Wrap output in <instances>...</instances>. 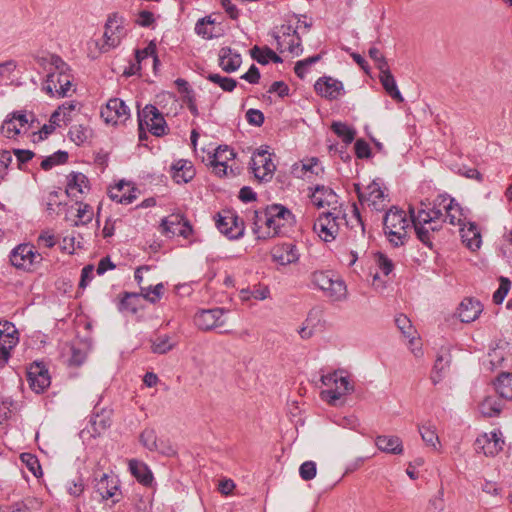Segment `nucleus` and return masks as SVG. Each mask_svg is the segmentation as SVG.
I'll return each instance as SVG.
<instances>
[{
	"label": "nucleus",
	"mask_w": 512,
	"mask_h": 512,
	"mask_svg": "<svg viewBox=\"0 0 512 512\" xmlns=\"http://www.w3.org/2000/svg\"><path fill=\"white\" fill-rule=\"evenodd\" d=\"M42 261V255L30 243L19 244L10 252L11 264L26 272L36 270Z\"/></svg>",
	"instance_id": "nucleus-6"
},
{
	"label": "nucleus",
	"mask_w": 512,
	"mask_h": 512,
	"mask_svg": "<svg viewBox=\"0 0 512 512\" xmlns=\"http://www.w3.org/2000/svg\"><path fill=\"white\" fill-rule=\"evenodd\" d=\"M149 56L153 57L154 64H156L158 62V58L156 56V46L152 42L144 49L136 50L135 58L137 61V67H136L137 70L140 69V64L142 63V61L147 59Z\"/></svg>",
	"instance_id": "nucleus-52"
},
{
	"label": "nucleus",
	"mask_w": 512,
	"mask_h": 512,
	"mask_svg": "<svg viewBox=\"0 0 512 512\" xmlns=\"http://www.w3.org/2000/svg\"><path fill=\"white\" fill-rule=\"evenodd\" d=\"M90 131L83 125H74L69 130L70 139L77 145L84 143L89 137Z\"/></svg>",
	"instance_id": "nucleus-48"
},
{
	"label": "nucleus",
	"mask_w": 512,
	"mask_h": 512,
	"mask_svg": "<svg viewBox=\"0 0 512 512\" xmlns=\"http://www.w3.org/2000/svg\"><path fill=\"white\" fill-rule=\"evenodd\" d=\"M338 212H324L319 215L313 225L314 232L325 242L333 241L339 232Z\"/></svg>",
	"instance_id": "nucleus-10"
},
{
	"label": "nucleus",
	"mask_w": 512,
	"mask_h": 512,
	"mask_svg": "<svg viewBox=\"0 0 512 512\" xmlns=\"http://www.w3.org/2000/svg\"><path fill=\"white\" fill-rule=\"evenodd\" d=\"M27 379L32 390L36 393L43 392L50 386V376L47 368L38 362L33 363L27 371Z\"/></svg>",
	"instance_id": "nucleus-18"
},
{
	"label": "nucleus",
	"mask_w": 512,
	"mask_h": 512,
	"mask_svg": "<svg viewBox=\"0 0 512 512\" xmlns=\"http://www.w3.org/2000/svg\"><path fill=\"white\" fill-rule=\"evenodd\" d=\"M254 176L261 181H269L276 169L270 154L266 150L258 151L250 162Z\"/></svg>",
	"instance_id": "nucleus-16"
},
{
	"label": "nucleus",
	"mask_w": 512,
	"mask_h": 512,
	"mask_svg": "<svg viewBox=\"0 0 512 512\" xmlns=\"http://www.w3.org/2000/svg\"><path fill=\"white\" fill-rule=\"evenodd\" d=\"M375 260L377 266L385 276L389 275L392 272L394 265L386 255L378 253L375 256Z\"/></svg>",
	"instance_id": "nucleus-55"
},
{
	"label": "nucleus",
	"mask_w": 512,
	"mask_h": 512,
	"mask_svg": "<svg viewBox=\"0 0 512 512\" xmlns=\"http://www.w3.org/2000/svg\"><path fill=\"white\" fill-rule=\"evenodd\" d=\"M141 298L142 297L140 293L125 292L118 304L119 311L130 314L137 313L139 308L141 307Z\"/></svg>",
	"instance_id": "nucleus-36"
},
{
	"label": "nucleus",
	"mask_w": 512,
	"mask_h": 512,
	"mask_svg": "<svg viewBox=\"0 0 512 512\" xmlns=\"http://www.w3.org/2000/svg\"><path fill=\"white\" fill-rule=\"evenodd\" d=\"M169 335H160L152 341L151 351L155 354H166L176 346Z\"/></svg>",
	"instance_id": "nucleus-39"
},
{
	"label": "nucleus",
	"mask_w": 512,
	"mask_h": 512,
	"mask_svg": "<svg viewBox=\"0 0 512 512\" xmlns=\"http://www.w3.org/2000/svg\"><path fill=\"white\" fill-rule=\"evenodd\" d=\"M242 63L241 55L230 47H223L219 52V65L227 73L236 71Z\"/></svg>",
	"instance_id": "nucleus-26"
},
{
	"label": "nucleus",
	"mask_w": 512,
	"mask_h": 512,
	"mask_svg": "<svg viewBox=\"0 0 512 512\" xmlns=\"http://www.w3.org/2000/svg\"><path fill=\"white\" fill-rule=\"evenodd\" d=\"M338 195L329 187L316 186L311 194V201L317 208L328 207L330 212H338Z\"/></svg>",
	"instance_id": "nucleus-19"
},
{
	"label": "nucleus",
	"mask_w": 512,
	"mask_h": 512,
	"mask_svg": "<svg viewBox=\"0 0 512 512\" xmlns=\"http://www.w3.org/2000/svg\"><path fill=\"white\" fill-rule=\"evenodd\" d=\"M235 157V153L233 150L229 149L227 146L221 147L219 146L213 156L212 164L217 168L221 167L219 169L218 173H226V162L228 160H231Z\"/></svg>",
	"instance_id": "nucleus-38"
},
{
	"label": "nucleus",
	"mask_w": 512,
	"mask_h": 512,
	"mask_svg": "<svg viewBox=\"0 0 512 512\" xmlns=\"http://www.w3.org/2000/svg\"><path fill=\"white\" fill-rule=\"evenodd\" d=\"M353 391L354 386L351 384L349 378L343 375L338 380V383L333 386V388L323 390L320 393V396L321 399L326 401L328 404L337 406V401L340 400L341 397L350 394Z\"/></svg>",
	"instance_id": "nucleus-20"
},
{
	"label": "nucleus",
	"mask_w": 512,
	"mask_h": 512,
	"mask_svg": "<svg viewBox=\"0 0 512 512\" xmlns=\"http://www.w3.org/2000/svg\"><path fill=\"white\" fill-rule=\"evenodd\" d=\"M101 117L106 123L117 125L129 119L130 110L123 100L112 98L101 109Z\"/></svg>",
	"instance_id": "nucleus-13"
},
{
	"label": "nucleus",
	"mask_w": 512,
	"mask_h": 512,
	"mask_svg": "<svg viewBox=\"0 0 512 512\" xmlns=\"http://www.w3.org/2000/svg\"><path fill=\"white\" fill-rule=\"evenodd\" d=\"M320 59H321V55L317 54V55H313V56H310L308 58H305L303 60L296 62L295 67H294L295 74L299 78L303 79L306 76L309 67L312 64L317 63Z\"/></svg>",
	"instance_id": "nucleus-45"
},
{
	"label": "nucleus",
	"mask_w": 512,
	"mask_h": 512,
	"mask_svg": "<svg viewBox=\"0 0 512 512\" xmlns=\"http://www.w3.org/2000/svg\"><path fill=\"white\" fill-rule=\"evenodd\" d=\"M131 474L143 485H150L153 481V474L146 464L136 459L129 461Z\"/></svg>",
	"instance_id": "nucleus-32"
},
{
	"label": "nucleus",
	"mask_w": 512,
	"mask_h": 512,
	"mask_svg": "<svg viewBox=\"0 0 512 512\" xmlns=\"http://www.w3.org/2000/svg\"><path fill=\"white\" fill-rule=\"evenodd\" d=\"M126 35L124 27V19L118 14L110 15L105 24V31L103 34V43L99 45L102 53H106L111 49L120 45L122 39Z\"/></svg>",
	"instance_id": "nucleus-8"
},
{
	"label": "nucleus",
	"mask_w": 512,
	"mask_h": 512,
	"mask_svg": "<svg viewBox=\"0 0 512 512\" xmlns=\"http://www.w3.org/2000/svg\"><path fill=\"white\" fill-rule=\"evenodd\" d=\"M18 342L17 330L13 323L0 321V366H4L10 357V350Z\"/></svg>",
	"instance_id": "nucleus-14"
},
{
	"label": "nucleus",
	"mask_w": 512,
	"mask_h": 512,
	"mask_svg": "<svg viewBox=\"0 0 512 512\" xmlns=\"http://www.w3.org/2000/svg\"><path fill=\"white\" fill-rule=\"evenodd\" d=\"M411 217L407 218L406 213L396 207L389 209L383 219L384 232L391 244L394 246L403 245L407 231L410 226Z\"/></svg>",
	"instance_id": "nucleus-4"
},
{
	"label": "nucleus",
	"mask_w": 512,
	"mask_h": 512,
	"mask_svg": "<svg viewBox=\"0 0 512 512\" xmlns=\"http://www.w3.org/2000/svg\"><path fill=\"white\" fill-rule=\"evenodd\" d=\"M11 161L12 157L10 152L3 151L0 153V182L5 178L8 166Z\"/></svg>",
	"instance_id": "nucleus-62"
},
{
	"label": "nucleus",
	"mask_w": 512,
	"mask_h": 512,
	"mask_svg": "<svg viewBox=\"0 0 512 512\" xmlns=\"http://www.w3.org/2000/svg\"><path fill=\"white\" fill-rule=\"evenodd\" d=\"M161 231L165 235H179L188 239L193 232L190 222L180 213H173L161 221Z\"/></svg>",
	"instance_id": "nucleus-11"
},
{
	"label": "nucleus",
	"mask_w": 512,
	"mask_h": 512,
	"mask_svg": "<svg viewBox=\"0 0 512 512\" xmlns=\"http://www.w3.org/2000/svg\"><path fill=\"white\" fill-rule=\"evenodd\" d=\"M75 108V101H67L58 107V109L62 113V119H64V124H67L71 121V113L75 110Z\"/></svg>",
	"instance_id": "nucleus-61"
},
{
	"label": "nucleus",
	"mask_w": 512,
	"mask_h": 512,
	"mask_svg": "<svg viewBox=\"0 0 512 512\" xmlns=\"http://www.w3.org/2000/svg\"><path fill=\"white\" fill-rule=\"evenodd\" d=\"M314 88L322 97L333 100L340 96L343 91V84L332 77H321L316 81Z\"/></svg>",
	"instance_id": "nucleus-21"
},
{
	"label": "nucleus",
	"mask_w": 512,
	"mask_h": 512,
	"mask_svg": "<svg viewBox=\"0 0 512 512\" xmlns=\"http://www.w3.org/2000/svg\"><path fill=\"white\" fill-rule=\"evenodd\" d=\"M333 132L340 137L344 143L350 144L356 135V132L353 128L349 127L347 124L342 122H333L331 126Z\"/></svg>",
	"instance_id": "nucleus-41"
},
{
	"label": "nucleus",
	"mask_w": 512,
	"mask_h": 512,
	"mask_svg": "<svg viewBox=\"0 0 512 512\" xmlns=\"http://www.w3.org/2000/svg\"><path fill=\"white\" fill-rule=\"evenodd\" d=\"M270 93H277L280 97H285L289 93V87L283 81H275L269 88Z\"/></svg>",
	"instance_id": "nucleus-64"
},
{
	"label": "nucleus",
	"mask_w": 512,
	"mask_h": 512,
	"mask_svg": "<svg viewBox=\"0 0 512 512\" xmlns=\"http://www.w3.org/2000/svg\"><path fill=\"white\" fill-rule=\"evenodd\" d=\"M21 460L35 477L42 475L41 466L36 456L30 453H23L21 455Z\"/></svg>",
	"instance_id": "nucleus-49"
},
{
	"label": "nucleus",
	"mask_w": 512,
	"mask_h": 512,
	"mask_svg": "<svg viewBox=\"0 0 512 512\" xmlns=\"http://www.w3.org/2000/svg\"><path fill=\"white\" fill-rule=\"evenodd\" d=\"M343 376L342 371H334L321 376V382L324 386L328 388H333L335 384L338 383V380Z\"/></svg>",
	"instance_id": "nucleus-59"
},
{
	"label": "nucleus",
	"mask_w": 512,
	"mask_h": 512,
	"mask_svg": "<svg viewBox=\"0 0 512 512\" xmlns=\"http://www.w3.org/2000/svg\"><path fill=\"white\" fill-rule=\"evenodd\" d=\"M419 432L422 437V440L433 449H437V445L439 444V438L436 434L435 429L432 426L423 425L419 427Z\"/></svg>",
	"instance_id": "nucleus-46"
},
{
	"label": "nucleus",
	"mask_w": 512,
	"mask_h": 512,
	"mask_svg": "<svg viewBox=\"0 0 512 512\" xmlns=\"http://www.w3.org/2000/svg\"><path fill=\"white\" fill-rule=\"evenodd\" d=\"M355 153L360 159L370 157L371 151L369 144L362 139L357 140L355 142Z\"/></svg>",
	"instance_id": "nucleus-60"
},
{
	"label": "nucleus",
	"mask_w": 512,
	"mask_h": 512,
	"mask_svg": "<svg viewBox=\"0 0 512 512\" xmlns=\"http://www.w3.org/2000/svg\"><path fill=\"white\" fill-rule=\"evenodd\" d=\"M375 445L380 451L394 455H400L404 450L402 440L398 436H377Z\"/></svg>",
	"instance_id": "nucleus-28"
},
{
	"label": "nucleus",
	"mask_w": 512,
	"mask_h": 512,
	"mask_svg": "<svg viewBox=\"0 0 512 512\" xmlns=\"http://www.w3.org/2000/svg\"><path fill=\"white\" fill-rule=\"evenodd\" d=\"M460 233L463 243L472 250L475 251L481 246V233L478 226L473 222L465 223L460 227Z\"/></svg>",
	"instance_id": "nucleus-24"
},
{
	"label": "nucleus",
	"mask_w": 512,
	"mask_h": 512,
	"mask_svg": "<svg viewBox=\"0 0 512 512\" xmlns=\"http://www.w3.org/2000/svg\"><path fill=\"white\" fill-rule=\"evenodd\" d=\"M314 288L323 292L333 302H343L348 297L347 285L344 280L331 270H317L310 274Z\"/></svg>",
	"instance_id": "nucleus-3"
},
{
	"label": "nucleus",
	"mask_w": 512,
	"mask_h": 512,
	"mask_svg": "<svg viewBox=\"0 0 512 512\" xmlns=\"http://www.w3.org/2000/svg\"><path fill=\"white\" fill-rule=\"evenodd\" d=\"M323 167L320 165L319 160L317 158L308 159L302 165L303 174L301 177L303 178H311V175H319L323 173Z\"/></svg>",
	"instance_id": "nucleus-47"
},
{
	"label": "nucleus",
	"mask_w": 512,
	"mask_h": 512,
	"mask_svg": "<svg viewBox=\"0 0 512 512\" xmlns=\"http://www.w3.org/2000/svg\"><path fill=\"white\" fill-rule=\"evenodd\" d=\"M409 214L411 216V223L414 227L417 238L426 246L432 247V240L434 233L438 232L443 223V213L440 209H418L415 211L414 208H409Z\"/></svg>",
	"instance_id": "nucleus-1"
},
{
	"label": "nucleus",
	"mask_w": 512,
	"mask_h": 512,
	"mask_svg": "<svg viewBox=\"0 0 512 512\" xmlns=\"http://www.w3.org/2000/svg\"><path fill=\"white\" fill-rule=\"evenodd\" d=\"M136 188L124 180L119 181L109 191V196L113 201L121 204H130L136 199Z\"/></svg>",
	"instance_id": "nucleus-22"
},
{
	"label": "nucleus",
	"mask_w": 512,
	"mask_h": 512,
	"mask_svg": "<svg viewBox=\"0 0 512 512\" xmlns=\"http://www.w3.org/2000/svg\"><path fill=\"white\" fill-rule=\"evenodd\" d=\"M479 410L485 417H494L500 414L502 406L495 398L486 397L479 405Z\"/></svg>",
	"instance_id": "nucleus-40"
},
{
	"label": "nucleus",
	"mask_w": 512,
	"mask_h": 512,
	"mask_svg": "<svg viewBox=\"0 0 512 512\" xmlns=\"http://www.w3.org/2000/svg\"><path fill=\"white\" fill-rule=\"evenodd\" d=\"M51 70L47 74L42 90L51 97H66L71 90L73 75L70 67L59 56H50Z\"/></svg>",
	"instance_id": "nucleus-2"
},
{
	"label": "nucleus",
	"mask_w": 512,
	"mask_h": 512,
	"mask_svg": "<svg viewBox=\"0 0 512 512\" xmlns=\"http://www.w3.org/2000/svg\"><path fill=\"white\" fill-rule=\"evenodd\" d=\"M140 442L141 444L150 451H160L166 455H172L175 453L172 447H167L166 449L161 448L157 442V436L153 429H145L140 434Z\"/></svg>",
	"instance_id": "nucleus-33"
},
{
	"label": "nucleus",
	"mask_w": 512,
	"mask_h": 512,
	"mask_svg": "<svg viewBox=\"0 0 512 512\" xmlns=\"http://www.w3.org/2000/svg\"><path fill=\"white\" fill-rule=\"evenodd\" d=\"M94 267L92 265H86L81 271V279L79 286L85 288L88 283L93 279Z\"/></svg>",
	"instance_id": "nucleus-63"
},
{
	"label": "nucleus",
	"mask_w": 512,
	"mask_h": 512,
	"mask_svg": "<svg viewBox=\"0 0 512 512\" xmlns=\"http://www.w3.org/2000/svg\"><path fill=\"white\" fill-rule=\"evenodd\" d=\"M442 202H448L444 205L446 212V218L444 220H448V222L454 226H463L465 224L466 217L460 205L452 198H443Z\"/></svg>",
	"instance_id": "nucleus-29"
},
{
	"label": "nucleus",
	"mask_w": 512,
	"mask_h": 512,
	"mask_svg": "<svg viewBox=\"0 0 512 512\" xmlns=\"http://www.w3.org/2000/svg\"><path fill=\"white\" fill-rule=\"evenodd\" d=\"M499 281L500 285L493 294L495 304H501L511 288V281L508 278L501 276Z\"/></svg>",
	"instance_id": "nucleus-51"
},
{
	"label": "nucleus",
	"mask_w": 512,
	"mask_h": 512,
	"mask_svg": "<svg viewBox=\"0 0 512 512\" xmlns=\"http://www.w3.org/2000/svg\"><path fill=\"white\" fill-rule=\"evenodd\" d=\"M88 178L80 172H72L67 176L66 193L69 196L77 197L78 194H83L85 189H88Z\"/></svg>",
	"instance_id": "nucleus-30"
},
{
	"label": "nucleus",
	"mask_w": 512,
	"mask_h": 512,
	"mask_svg": "<svg viewBox=\"0 0 512 512\" xmlns=\"http://www.w3.org/2000/svg\"><path fill=\"white\" fill-rule=\"evenodd\" d=\"M482 311L483 305L480 301L472 298H466L458 307V316L461 322L470 323L475 321Z\"/></svg>",
	"instance_id": "nucleus-23"
},
{
	"label": "nucleus",
	"mask_w": 512,
	"mask_h": 512,
	"mask_svg": "<svg viewBox=\"0 0 512 512\" xmlns=\"http://www.w3.org/2000/svg\"><path fill=\"white\" fill-rule=\"evenodd\" d=\"M92 217V207L88 204L79 203V207L77 209L78 222H76V225L86 224L92 220Z\"/></svg>",
	"instance_id": "nucleus-54"
},
{
	"label": "nucleus",
	"mask_w": 512,
	"mask_h": 512,
	"mask_svg": "<svg viewBox=\"0 0 512 512\" xmlns=\"http://www.w3.org/2000/svg\"><path fill=\"white\" fill-rule=\"evenodd\" d=\"M218 230L229 239H238L244 234V222L230 211L219 214L216 221Z\"/></svg>",
	"instance_id": "nucleus-15"
},
{
	"label": "nucleus",
	"mask_w": 512,
	"mask_h": 512,
	"mask_svg": "<svg viewBox=\"0 0 512 512\" xmlns=\"http://www.w3.org/2000/svg\"><path fill=\"white\" fill-rule=\"evenodd\" d=\"M226 311L223 308L201 310L196 313L194 322L196 326L204 331L212 330L224 325L222 316Z\"/></svg>",
	"instance_id": "nucleus-17"
},
{
	"label": "nucleus",
	"mask_w": 512,
	"mask_h": 512,
	"mask_svg": "<svg viewBox=\"0 0 512 512\" xmlns=\"http://www.w3.org/2000/svg\"><path fill=\"white\" fill-rule=\"evenodd\" d=\"M95 487L103 499H110L114 497L118 490L115 478L105 473L97 481Z\"/></svg>",
	"instance_id": "nucleus-34"
},
{
	"label": "nucleus",
	"mask_w": 512,
	"mask_h": 512,
	"mask_svg": "<svg viewBox=\"0 0 512 512\" xmlns=\"http://www.w3.org/2000/svg\"><path fill=\"white\" fill-rule=\"evenodd\" d=\"M250 55L261 65H267L270 61L274 63H282V58L269 47L261 48L259 46H254L250 50Z\"/></svg>",
	"instance_id": "nucleus-35"
},
{
	"label": "nucleus",
	"mask_w": 512,
	"mask_h": 512,
	"mask_svg": "<svg viewBox=\"0 0 512 512\" xmlns=\"http://www.w3.org/2000/svg\"><path fill=\"white\" fill-rule=\"evenodd\" d=\"M273 259L278 264L285 266L297 262L299 254L294 244L285 243L274 250Z\"/></svg>",
	"instance_id": "nucleus-27"
},
{
	"label": "nucleus",
	"mask_w": 512,
	"mask_h": 512,
	"mask_svg": "<svg viewBox=\"0 0 512 512\" xmlns=\"http://www.w3.org/2000/svg\"><path fill=\"white\" fill-rule=\"evenodd\" d=\"M379 78L383 88L389 94V96L398 102H403L404 99L397 87L394 76L389 70V67H382L380 70Z\"/></svg>",
	"instance_id": "nucleus-31"
},
{
	"label": "nucleus",
	"mask_w": 512,
	"mask_h": 512,
	"mask_svg": "<svg viewBox=\"0 0 512 512\" xmlns=\"http://www.w3.org/2000/svg\"><path fill=\"white\" fill-rule=\"evenodd\" d=\"M395 323L405 336H411L412 325L411 321L407 318V316L402 314L397 316L395 319Z\"/></svg>",
	"instance_id": "nucleus-58"
},
{
	"label": "nucleus",
	"mask_w": 512,
	"mask_h": 512,
	"mask_svg": "<svg viewBox=\"0 0 512 512\" xmlns=\"http://www.w3.org/2000/svg\"><path fill=\"white\" fill-rule=\"evenodd\" d=\"M163 284L159 283L153 287L152 292L140 293L141 297L149 301L150 303H156L160 300L163 294Z\"/></svg>",
	"instance_id": "nucleus-57"
},
{
	"label": "nucleus",
	"mask_w": 512,
	"mask_h": 512,
	"mask_svg": "<svg viewBox=\"0 0 512 512\" xmlns=\"http://www.w3.org/2000/svg\"><path fill=\"white\" fill-rule=\"evenodd\" d=\"M172 178L176 183H187L195 176L192 163L188 160H177L171 166Z\"/></svg>",
	"instance_id": "nucleus-25"
},
{
	"label": "nucleus",
	"mask_w": 512,
	"mask_h": 512,
	"mask_svg": "<svg viewBox=\"0 0 512 512\" xmlns=\"http://www.w3.org/2000/svg\"><path fill=\"white\" fill-rule=\"evenodd\" d=\"M316 472L317 467L314 461H305L300 465L299 475L305 481L312 480L316 476Z\"/></svg>",
	"instance_id": "nucleus-53"
},
{
	"label": "nucleus",
	"mask_w": 512,
	"mask_h": 512,
	"mask_svg": "<svg viewBox=\"0 0 512 512\" xmlns=\"http://www.w3.org/2000/svg\"><path fill=\"white\" fill-rule=\"evenodd\" d=\"M266 228L267 232L262 233L263 237H275L282 233L281 228L290 226L295 218L292 212L281 204H273L266 208Z\"/></svg>",
	"instance_id": "nucleus-5"
},
{
	"label": "nucleus",
	"mask_w": 512,
	"mask_h": 512,
	"mask_svg": "<svg viewBox=\"0 0 512 512\" xmlns=\"http://www.w3.org/2000/svg\"><path fill=\"white\" fill-rule=\"evenodd\" d=\"M355 191L362 205H367L371 210L383 211L388 203L389 198L385 188L373 181L364 190L359 184H355Z\"/></svg>",
	"instance_id": "nucleus-7"
},
{
	"label": "nucleus",
	"mask_w": 512,
	"mask_h": 512,
	"mask_svg": "<svg viewBox=\"0 0 512 512\" xmlns=\"http://www.w3.org/2000/svg\"><path fill=\"white\" fill-rule=\"evenodd\" d=\"M495 389L500 397L512 400V374L503 372L501 373L495 383Z\"/></svg>",
	"instance_id": "nucleus-37"
},
{
	"label": "nucleus",
	"mask_w": 512,
	"mask_h": 512,
	"mask_svg": "<svg viewBox=\"0 0 512 512\" xmlns=\"http://www.w3.org/2000/svg\"><path fill=\"white\" fill-rule=\"evenodd\" d=\"M209 81L219 85L224 91L231 92L235 89L237 82L233 78L210 73L206 77Z\"/></svg>",
	"instance_id": "nucleus-44"
},
{
	"label": "nucleus",
	"mask_w": 512,
	"mask_h": 512,
	"mask_svg": "<svg viewBox=\"0 0 512 512\" xmlns=\"http://www.w3.org/2000/svg\"><path fill=\"white\" fill-rule=\"evenodd\" d=\"M138 126L141 132L146 128L154 136L161 137L167 133V124L159 110L151 105H146L138 111Z\"/></svg>",
	"instance_id": "nucleus-9"
},
{
	"label": "nucleus",
	"mask_w": 512,
	"mask_h": 512,
	"mask_svg": "<svg viewBox=\"0 0 512 512\" xmlns=\"http://www.w3.org/2000/svg\"><path fill=\"white\" fill-rule=\"evenodd\" d=\"M20 131L21 127L18 125L16 120L13 119L12 116L5 119L1 126V132L7 138L16 137L20 133Z\"/></svg>",
	"instance_id": "nucleus-50"
},
{
	"label": "nucleus",
	"mask_w": 512,
	"mask_h": 512,
	"mask_svg": "<svg viewBox=\"0 0 512 512\" xmlns=\"http://www.w3.org/2000/svg\"><path fill=\"white\" fill-rule=\"evenodd\" d=\"M505 441L500 430H493L490 433L479 435L475 441L477 452H483L486 456H495L503 450Z\"/></svg>",
	"instance_id": "nucleus-12"
},
{
	"label": "nucleus",
	"mask_w": 512,
	"mask_h": 512,
	"mask_svg": "<svg viewBox=\"0 0 512 512\" xmlns=\"http://www.w3.org/2000/svg\"><path fill=\"white\" fill-rule=\"evenodd\" d=\"M246 119L249 124L260 127L264 123V114L258 109H249Z\"/></svg>",
	"instance_id": "nucleus-56"
},
{
	"label": "nucleus",
	"mask_w": 512,
	"mask_h": 512,
	"mask_svg": "<svg viewBox=\"0 0 512 512\" xmlns=\"http://www.w3.org/2000/svg\"><path fill=\"white\" fill-rule=\"evenodd\" d=\"M266 209L264 211H254L253 215V232L258 239H267L268 237L261 236L262 233L267 232L266 228Z\"/></svg>",
	"instance_id": "nucleus-43"
},
{
	"label": "nucleus",
	"mask_w": 512,
	"mask_h": 512,
	"mask_svg": "<svg viewBox=\"0 0 512 512\" xmlns=\"http://www.w3.org/2000/svg\"><path fill=\"white\" fill-rule=\"evenodd\" d=\"M68 160V153L66 151L59 150L52 155L46 157L41 162V168L43 170H50L56 165H61L66 163Z\"/></svg>",
	"instance_id": "nucleus-42"
}]
</instances>
